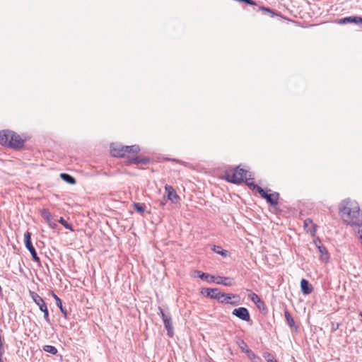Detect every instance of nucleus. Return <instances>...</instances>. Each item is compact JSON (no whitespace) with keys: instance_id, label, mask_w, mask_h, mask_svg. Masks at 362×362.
I'll list each match as a JSON object with an SVG mask.
<instances>
[{"instance_id":"29","label":"nucleus","mask_w":362,"mask_h":362,"mask_svg":"<svg viewBox=\"0 0 362 362\" xmlns=\"http://www.w3.org/2000/svg\"><path fill=\"white\" fill-rule=\"evenodd\" d=\"M43 350L47 353L55 355L57 353V349L52 345H45L43 346Z\"/></svg>"},{"instance_id":"24","label":"nucleus","mask_w":362,"mask_h":362,"mask_svg":"<svg viewBox=\"0 0 362 362\" xmlns=\"http://www.w3.org/2000/svg\"><path fill=\"white\" fill-rule=\"evenodd\" d=\"M53 298L55 299L57 305L59 307V308L60 309L61 312L63 313V315L65 317H66L67 316V310L63 308L61 299L54 293H53Z\"/></svg>"},{"instance_id":"26","label":"nucleus","mask_w":362,"mask_h":362,"mask_svg":"<svg viewBox=\"0 0 362 362\" xmlns=\"http://www.w3.org/2000/svg\"><path fill=\"white\" fill-rule=\"evenodd\" d=\"M133 207L134 209L139 214H142L145 211V204H141V203H138V202H134L133 203Z\"/></svg>"},{"instance_id":"23","label":"nucleus","mask_w":362,"mask_h":362,"mask_svg":"<svg viewBox=\"0 0 362 362\" xmlns=\"http://www.w3.org/2000/svg\"><path fill=\"white\" fill-rule=\"evenodd\" d=\"M249 298L255 303L258 307H259V304H264L263 301L261 300L260 298L255 293H251L249 296Z\"/></svg>"},{"instance_id":"44","label":"nucleus","mask_w":362,"mask_h":362,"mask_svg":"<svg viewBox=\"0 0 362 362\" xmlns=\"http://www.w3.org/2000/svg\"><path fill=\"white\" fill-rule=\"evenodd\" d=\"M360 23H362V17H361Z\"/></svg>"},{"instance_id":"45","label":"nucleus","mask_w":362,"mask_h":362,"mask_svg":"<svg viewBox=\"0 0 362 362\" xmlns=\"http://www.w3.org/2000/svg\"><path fill=\"white\" fill-rule=\"evenodd\" d=\"M360 315L362 317V312L360 313Z\"/></svg>"},{"instance_id":"22","label":"nucleus","mask_w":362,"mask_h":362,"mask_svg":"<svg viewBox=\"0 0 362 362\" xmlns=\"http://www.w3.org/2000/svg\"><path fill=\"white\" fill-rule=\"evenodd\" d=\"M245 353L247 354V357L252 361V362H260L261 358L257 356L253 351H252L250 349H247L245 350Z\"/></svg>"},{"instance_id":"35","label":"nucleus","mask_w":362,"mask_h":362,"mask_svg":"<svg viewBox=\"0 0 362 362\" xmlns=\"http://www.w3.org/2000/svg\"><path fill=\"white\" fill-rule=\"evenodd\" d=\"M49 226L52 228H55L57 227V223L55 221H53L52 219L51 220V223H48Z\"/></svg>"},{"instance_id":"39","label":"nucleus","mask_w":362,"mask_h":362,"mask_svg":"<svg viewBox=\"0 0 362 362\" xmlns=\"http://www.w3.org/2000/svg\"><path fill=\"white\" fill-rule=\"evenodd\" d=\"M159 204H160V206L163 207L165 206V200L164 199V200L160 201L159 202Z\"/></svg>"},{"instance_id":"41","label":"nucleus","mask_w":362,"mask_h":362,"mask_svg":"<svg viewBox=\"0 0 362 362\" xmlns=\"http://www.w3.org/2000/svg\"><path fill=\"white\" fill-rule=\"evenodd\" d=\"M158 310H159L158 314H159L160 315H162V313H164V312H163V309H162L160 307H159V308H158Z\"/></svg>"},{"instance_id":"20","label":"nucleus","mask_w":362,"mask_h":362,"mask_svg":"<svg viewBox=\"0 0 362 362\" xmlns=\"http://www.w3.org/2000/svg\"><path fill=\"white\" fill-rule=\"evenodd\" d=\"M304 226L308 232L310 233L315 232V226L313 223L311 219L307 218L304 221Z\"/></svg>"},{"instance_id":"36","label":"nucleus","mask_w":362,"mask_h":362,"mask_svg":"<svg viewBox=\"0 0 362 362\" xmlns=\"http://www.w3.org/2000/svg\"><path fill=\"white\" fill-rule=\"evenodd\" d=\"M160 316L163 322L164 319H169L170 317V316L165 315L164 313H162V315Z\"/></svg>"},{"instance_id":"15","label":"nucleus","mask_w":362,"mask_h":362,"mask_svg":"<svg viewBox=\"0 0 362 362\" xmlns=\"http://www.w3.org/2000/svg\"><path fill=\"white\" fill-rule=\"evenodd\" d=\"M319 245L317 244V241H315L317 245L319 252L321 255V259L325 262H327L329 259V255L327 250L325 247L320 244V241L318 240Z\"/></svg>"},{"instance_id":"37","label":"nucleus","mask_w":362,"mask_h":362,"mask_svg":"<svg viewBox=\"0 0 362 362\" xmlns=\"http://www.w3.org/2000/svg\"><path fill=\"white\" fill-rule=\"evenodd\" d=\"M242 344H243V346H240V348L243 350V351L245 352V350L247 349V345L244 341H242Z\"/></svg>"},{"instance_id":"5","label":"nucleus","mask_w":362,"mask_h":362,"mask_svg":"<svg viewBox=\"0 0 362 362\" xmlns=\"http://www.w3.org/2000/svg\"><path fill=\"white\" fill-rule=\"evenodd\" d=\"M24 243H25V247L30 252L33 259L35 262L40 263V259L39 257L37 256L35 249L33 246V244L31 243V233L29 231H26L24 233Z\"/></svg>"},{"instance_id":"42","label":"nucleus","mask_w":362,"mask_h":362,"mask_svg":"<svg viewBox=\"0 0 362 362\" xmlns=\"http://www.w3.org/2000/svg\"><path fill=\"white\" fill-rule=\"evenodd\" d=\"M0 344L1 346H3V340H2V337L0 336Z\"/></svg>"},{"instance_id":"14","label":"nucleus","mask_w":362,"mask_h":362,"mask_svg":"<svg viewBox=\"0 0 362 362\" xmlns=\"http://www.w3.org/2000/svg\"><path fill=\"white\" fill-rule=\"evenodd\" d=\"M217 284H221L226 286H230L233 285V281L228 277H223L218 276L215 277V281Z\"/></svg>"},{"instance_id":"7","label":"nucleus","mask_w":362,"mask_h":362,"mask_svg":"<svg viewBox=\"0 0 362 362\" xmlns=\"http://www.w3.org/2000/svg\"><path fill=\"white\" fill-rule=\"evenodd\" d=\"M24 140L20 135L11 131L8 146L13 148H21L24 145Z\"/></svg>"},{"instance_id":"6","label":"nucleus","mask_w":362,"mask_h":362,"mask_svg":"<svg viewBox=\"0 0 362 362\" xmlns=\"http://www.w3.org/2000/svg\"><path fill=\"white\" fill-rule=\"evenodd\" d=\"M257 192L271 205L274 206L278 204L279 193L268 194L262 187H257Z\"/></svg>"},{"instance_id":"43","label":"nucleus","mask_w":362,"mask_h":362,"mask_svg":"<svg viewBox=\"0 0 362 362\" xmlns=\"http://www.w3.org/2000/svg\"><path fill=\"white\" fill-rule=\"evenodd\" d=\"M0 362H4V361H3V355L0 356Z\"/></svg>"},{"instance_id":"27","label":"nucleus","mask_w":362,"mask_h":362,"mask_svg":"<svg viewBox=\"0 0 362 362\" xmlns=\"http://www.w3.org/2000/svg\"><path fill=\"white\" fill-rule=\"evenodd\" d=\"M41 216L47 221V223H51L52 214L48 209H43L41 211Z\"/></svg>"},{"instance_id":"40","label":"nucleus","mask_w":362,"mask_h":362,"mask_svg":"<svg viewBox=\"0 0 362 362\" xmlns=\"http://www.w3.org/2000/svg\"><path fill=\"white\" fill-rule=\"evenodd\" d=\"M4 347H3V346H1V345L0 344V356H1V355H4Z\"/></svg>"},{"instance_id":"30","label":"nucleus","mask_w":362,"mask_h":362,"mask_svg":"<svg viewBox=\"0 0 362 362\" xmlns=\"http://www.w3.org/2000/svg\"><path fill=\"white\" fill-rule=\"evenodd\" d=\"M59 223H60L66 229L70 230L71 231H74V229L72 228V226L64 218L61 217L59 221Z\"/></svg>"},{"instance_id":"28","label":"nucleus","mask_w":362,"mask_h":362,"mask_svg":"<svg viewBox=\"0 0 362 362\" xmlns=\"http://www.w3.org/2000/svg\"><path fill=\"white\" fill-rule=\"evenodd\" d=\"M284 316H285V318H286V320L287 321L288 325L291 327H293L294 325H295L294 320H293V318L292 317V316L291 315V314L289 313V312L288 310H285Z\"/></svg>"},{"instance_id":"1","label":"nucleus","mask_w":362,"mask_h":362,"mask_svg":"<svg viewBox=\"0 0 362 362\" xmlns=\"http://www.w3.org/2000/svg\"><path fill=\"white\" fill-rule=\"evenodd\" d=\"M343 221L351 226H362V212L358 204L351 199L344 200L339 205Z\"/></svg>"},{"instance_id":"12","label":"nucleus","mask_w":362,"mask_h":362,"mask_svg":"<svg viewBox=\"0 0 362 362\" xmlns=\"http://www.w3.org/2000/svg\"><path fill=\"white\" fill-rule=\"evenodd\" d=\"M301 291L304 295H308L313 292V288L309 281L303 279L300 281Z\"/></svg>"},{"instance_id":"4","label":"nucleus","mask_w":362,"mask_h":362,"mask_svg":"<svg viewBox=\"0 0 362 362\" xmlns=\"http://www.w3.org/2000/svg\"><path fill=\"white\" fill-rule=\"evenodd\" d=\"M140 151V148L138 145L132 146H122L117 148L112 149V153L114 156L123 157L126 153H137Z\"/></svg>"},{"instance_id":"33","label":"nucleus","mask_w":362,"mask_h":362,"mask_svg":"<svg viewBox=\"0 0 362 362\" xmlns=\"http://www.w3.org/2000/svg\"><path fill=\"white\" fill-rule=\"evenodd\" d=\"M239 2H245L247 4L255 5V3L253 0H240Z\"/></svg>"},{"instance_id":"21","label":"nucleus","mask_w":362,"mask_h":362,"mask_svg":"<svg viewBox=\"0 0 362 362\" xmlns=\"http://www.w3.org/2000/svg\"><path fill=\"white\" fill-rule=\"evenodd\" d=\"M60 177L64 180L66 182L69 183V184H71V185H74L76 182V179L70 175L69 174H67V173H61L60 174Z\"/></svg>"},{"instance_id":"32","label":"nucleus","mask_w":362,"mask_h":362,"mask_svg":"<svg viewBox=\"0 0 362 362\" xmlns=\"http://www.w3.org/2000/svg\"><path fill=\"white\" fill-rule=\"evenodd\" d=\"M266 360L267 362H278L274 357L271 354H268L267 356H266Z\"/></svg>"},{"instance_id":"3","label":"nucleus","mask_w":362,"mask_h":362,"mask_svg":"<svg viewBox=\"0 0 362 362\" xmlns=\"http://www.w3.org/2000/svg\"><path fill=\"white\" fill-rule=\"evenodd\" d=\"M30 296L33 301L38 305L39 309L44 313V318L48 324H50V320L49 317V312L47 307V304L44 300L35 292L30 291Z\"/></svg>"},{"instance_id":"18","label":"nucleus","mask_w":362,"mask_h":362,"mask_svg":"<svg viewBox=\"0 0 362 362\" xmlns=\"http://www.w3.org/2000/svg\"><path fill=\"white\" fill-rule=\"evenodd\" d=\"M361 20V16H352L349 17H345L341 19L340 23H356L359 24Z\"/></svg>"},{"instance_id":"13","label":"nucleus","mask_w":362,"mask_h":362,"mask_svg":"<svg viewBox=\"0 0 362 362\" xmlns=\"http://www.w3.org/2000/svg\"><path fill=\"white\" fill-rule=\"evenodd\" d=\"M11 131H0V144L8 146Z\"/></svg>"},{"instance_id":"31","label":"nucleus","mask_w":362,"mask_h":362,"mask_svg":"<svg viewBox=\"0 0 362 362\" xmlns=\"http://www.w3.org/2000/svg\"><path fill=\"white\" fill-rule=\"evenodd\" d=\"M245 183L247 186L250 187V189H253V190H256L257 192V187H260L259 186L254 184L252 182H250V180H252V178H245Z\"/></svg>"},{"instance_id":"34","label":"nucleus","mask_w":362,"mask_h":362,"mask_svg":"<svg viewBox=\"0 0 362 362\" xmlns=\"http://www.w3.org/2000/svg\"><path fill=\"white\" fill-rule=\"evenodd\" d=\"M356 235L358 238V239L360 240L361 243L362 245V230H358L356 233Z\"/></svg>"},{"instance_id":"10","label":"nucleus","mask_w":362,"mask_h":362,"mask_svg":"<svg viewBox=\"0 0 362 362\" xmlns=\"http://www.w3.org/2000/svg\"><path fill=\"white\" fill-rule=\"evenodd\" d=\"M202 293L218 301L223 296V293H221L218 288H206Z\"/></svg>"},{"instance_id":"17","label":"nucleus","mask_w":362,"mask_h":362,"mask_svg":"<svg viewBox=\"0 0 362 362\" xmlns=\"http://www.w3.org/2000/svg\"><path fill=\"white\" fill-rule=\"evenodd\" d=\"M197 273L200 279L202 280L206 281L207 282L211 283L215 281V276L207 273H203L200 271H194Z\"/></svg>"},{"instance_id":"8","label":"nucleus","mask_w":362,"mask_h":362,"mask_svg":"<svg viewBox=\"0 0 362 362\" xmlns=\"http://www.w3.org/2000/svg\"><path fill=\"white\" fill-rule=\"evenodd\" d=\"M232 314L242 320L246 322H249L250 320L249 311L244 307L234 309L232 312Z\"/></svg>"},{"instance_id":"38","label":"nucleus","mask_w":362,"mask_h":362,"mask_svg":"<svg viewBox=\"0 0 362 362\" xmlns=\"http://www.w3.org/2000/svg\"><path fill=\"white\" fill-rule=\"evenodd\" d=\"M338 328H339V324H337L336 326L334 324H332V332H335Z\"/></svg>"},{"instance_id":"11","label":"nucleus","mask_w":362,"mask_h":362,"mask_svg":"<svg viewBox=\"0 0 362 362\" xmlns=\"http://www.w3.org/2000/svg\"><path fill=\"white\" fill-rule=\"evenodd\" d=\"M165 190L167 193L168 199L173 203H177L180 201V197L172 186L166 185L165 186Z\"/></svg>"},{"instance_id":"16","label":"nucleus","mask_w":362,"mask_h":362,"mask_svg":"<svg viewBox=\"0 0 362 362\" xmlns=\"http://www.w3.org/2000/svg\"><path fill=\"white\" fill-rule=\"evenodd\" d=\"M163 323L165 325V328L167 330V334L170 337H172L174 334V330L171 317H170L169 319H164Z\"/></svg>"},{"instance_id":"25","label":"nucleus","mask_w":362,"mask_h":362,"mask_svg":"<svg viewBox=\"0 0 362 362\" xmlns=\"http://www.w3.org/2000/svg\"><path fill=\"white\" fill-rule=\"evenodd\" d=\"M212 250L214 252H216L217 254H219V255H221L223 257H226L227 255H228V251L225 250H223L221 246L213 245Z\"/></svg>"},{"instance_id":"2","label":"nucleus","mask_w":362,"mask_h":362,"mask_svg":"<svg viewBox=\"0 0 362 362\" xmlns=\"http://www.w3.org/2000/svg\"><path fill=\"white\" fill-rule=\"evenodd\" d=\"M247 173L244 169L237 167L233 170L226 172V180L228 182L239 185L246 178Z\"/></svg>"},{"instance_id":"19","label":"nucleus","mask_w":362,"mask_h":362,"mask_svg":"<svg viewBox=\"0 0 362 362\" xmlns=\"http://www.w3.org/2000/svg\"><path fill=\"white\" fill-rule=\"evenodd\" d=\"M130 162L134 164H147L149 162V159L144 156H135L130 159Z\"/></svg>"},{"instance_id":"9","label":"nucleus","mask_w":362,"mask_h":362,"mask_svg":"<svg viewBox=\"0 0 362 362\" xmlns=\"http://www.w3.org/2000/svg\"><path fill=\"white\" fill-rule=\"evenodd\" d=\"M221 303H229L233 305L239 304V296L232 293H224L223 296L218 300Z\"/></svg>"}]
</instances>
